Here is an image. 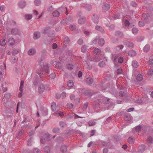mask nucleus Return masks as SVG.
<instances>
[{"label": "nucleus", "mask_w": 153, "mask_h": 153, "mask_svg": "<svg viewBox=\"0 0 153 153\" xmlns=\"http://www.w3.org/2000/svg\"><path fill=\"white\" fill-rule=\"evenodd\" d=\"M39 69H38L37 71V73L40 76L43 74L44 73H48L49 72L50 67L48 64H45L43 67H40Z\"/></svg>", "instance_id": "obj_1"}, {"label": "nucleus", "mask_w": 153, "mask_h": 153, "mask_svg": "<svg viewBox=\"0 0 153 153\" xmlns=\"http://www.w3.org/2000/svg\"><path fill=\"white\" fill-rule=\"evenodd\" d=\"M51 107L53 111H56L54 114L55 116H56L59 114L60 116H63L64 115L63 112L61 111H58L59 109L58 108V106H56L55 102H53L51 104Z\"/></svg>", "instance_id": "obj_2"}, {"label": "nucleus", "mask_w": 153, "mask_h": 153, "mask_svg": "<svg viewBox=\"0 0 153 153\" xmlns=\"http://www.w3.org/2000/svg\"><path fill=\"white\" fill-rule=\"evenodd\" d=\"M44 136H42L40 137L41 142L42 144H45L46 141L50 140L52 139V136L48 133H45L43 135Z\"/></svg>", "instance_id": "obj_3"}, {"label": "nucleus", "mask_w": 153, "mask_h": 153, "mask_svg": "<svg viewBox=\"0 0 153 153\" xmlns=\"http://www.w3.org/2000/svg\"><path fill=\"white\" fill-rule=\"evenodd\" d=\"M131 19V17L129 16H127L124 17L123 21V27L125 28H127L128 27H131V25H130V23L129 21Z\"/></svg>", "instance_id": "obj_4"}, {"label": "nucleus", "mask_w": 153, "mask_h": 153, "mask_svg": "<svg viewBox=\"0 0 153 153\" xmlns=\"http://www.w3.org/2000/svg\"><path fill=\"white\" fill-rule=\"evenodd\" d=\"M92 20L93 22L96 24L98 23L99 21L98 16L97 14H94L92 16Z\"/></svg>", "instance_id": "obj_5"}, {"label": "nucleus", "mask_w": 153, "mask_h": 153, "mask_svg": "<svg viewBox=\"0 0 153 153\" xmlns=\"http://www.w3.org/2000/svg\"><path fill=\"white\" fill-rule=\"evenodd\" d=\"M117 60H118V62L119 63H122L123 61V58L121 56L119 57L118 56L116 55L114 57L113 61L114 62H116Z\"/></svg>", "instance_id": "obj_6"}, {"label": "nucleus", "mask_w": 153, "mask_h": 153, "mask_svg": "<svg viewBox=\"0 0 153 153\" xmlns=\"http://www.w3.org/2000/svg\"><path fill=\"white\" fill-rule=\"evenodd\" d=\"M123 42L125 45L129 48H132L134 46L133 43L127 40H124Z\"/></svg>", "instance_id": "obj_7"}, {"label": "nucleus", "mask_w": 153, "mask_h": 153, "mask_svg": "<svg viewBox=\"0 0 153 153\" xmlns=\"http://www.w3.org/2000/svg\"><path fill=\"white\" fill-rule=\"evenodd\" d=\"M45 89V87L44 85L42 83H40L38 87V92L39 93H42Z\"/></svg>", "instance_id": "obj_8"}, {"label": "nucleus", "mask_w": 153, "mask_h": 153, "mask_svg": "<svg viewBox=\"0 0 153 153\" xmlns=\"http://www.w3.org/2000/svg\"><path fill=\"white\" fill-rule=\"evenodd\" d=\"M26 5V2L24 1H21L19 2L18 3V5L19 7L23 9L25 7Z\"/></svg>", "instance_id": "obj_9"}, {"label": "nucleus", "mask_w": 153, "mask_h": 153, "mask_svg": "<svg viewBox=\"0 0 153 153\" xmlns=\"http://www.w3.org/2000/svg\"><path fill=\"white\" fill-rule=\"evenodd\" d=\"M95 29L97 30L100 31L102 33H105V31L100 26L96 25L95 27Z\"/></svg>", "instance_id": "obj_10"}, {"label": "nucleus", "mask_w": 153, "mask_h": 153, "mask_svg": "<svg viewBox=\"0 0 153 153\" xmlns=\"http://www.w3.org/2000/svg\"><path fill=\"white\" fill-rule=\"evenodd\" d=\"M36 53V50L33 48L30 49L28 51V53L30 56H33Z\"/></svg>", "instance_id": "obj_11"}, {"label": "nucleus", "mask_w": 153, "mask_h": 153, "mask_svg": "<svg viewBox=\"0 0 153 153\" xmlns=\"http://www.w3.org/2000/svg\"><path fill=\"white\" fill-rule=\"evenodd\" d=\"M110 6L108 4H105L102 7V10L103 11L105 12L108 10L110 8Z\"/></svg>", "instance_id": "obj_12"}, {"label": "nucleus", "mask_w": 153, "mask_h": 153, "mask_svg": "<svg viewBox=\"0 0 153 153\" xmlns=\"http://www.w3.org/2000/svg\"><path fill=\"white\" fill-rule=\"evenodd\" d=\"M86 82L88 84L91 85L92 84L94 80L91 77L88 76L86 79Z\"/></svg>", "instance_id": "obj_13"}, {"label": "nucleus", "mask_w": 153, "mask_h": 153, "mask_svg": "<svg viewBox=\"0 0 153 153\" xmlns=\"http://www.w3.org/2000/svg\"><path fill=\"white\" fill-rule=\"evenodd\" d=\"M101 101V99H97L95 100H94V103L93 104V105L94 106H95V108H97L99 107V104L100 102Z\"/></svg>", "instance_id": "obj_14"}, {"label": "nucleus", "mask_w": 153, "mask_h": 153, "mask_svg": "<svg viewBox=\"0 0 153 153\" xmlns=\"http://www.w3.org/2000/svg\"><path fill=\"white\" fill-rule=\"evenodd\" d=\"M19 31V30L17 28H13L11 30V34L13 35H16L18 33Z\"/></svg>", "instance_id": "obj_15"}, {"label": "nucleus", "mask_w": 153, "mask_h": 153, "mask_svg": "<svg viewBox=\"0 0 153 153\" xmlns=\"http://www.w3.org/2000/svg\"><path fill=\"white\" fill-rule=\"evenodd\" d=\"M8 43L9 45H14L15 43V40L13 38H10L8 41Z\"/></svg>", "instance_id": "obj_16"}, {"label": "nucleus", "mask_w": 153, "mask_h": 153, "mask_svg": "<svg viewBox=\"0 0 153 153\" xmlns=\"http://www.w3.org/2000/svg\"><path fill=\"white\" fill-rule=\"evenodd\" d=\"M40 36V33L38 31L35 32L33 34V38L35 39H38Z\"/></svg>", "instance_id": "obj_17"}, {"label": "nucleus", "mask_w": 153, "mask_h": 153, "mask_svg": "<svg viewBox=\"0 0 153 153\" xmlns=\"http://www.w3.org/2000/svg\"><path fill=\"white\" fill-rule=\"evenodd\" d=\"M114 107V105L113 104H110L108 107H102V108L103 110H111L113 109Z\"/></svg>", "instance_id": "obj_18"}, {"label": "nucleus", "mask_w": 153, "mask_h": 153, "mask_svg": "<svg viewBox=\"0 0 153 153\" xmlns=\"http://www.w3.org/2000/svg\"><path fill=\"white\" fill-rule=\"evenodd\" d=\"M136 54L135 51L133 50H131L128 53V55L131 56H133L136 55Z\"/></svg>", "instance_id": "obj_19"}, {"label": "nucleus", "mask_w": 153, "mask_h": 153, "mask_svg": "<svg viewBox=\"0 0 153 153\" xmlns=\"http://www.w3.org/2000/svg\"><path fill=\"white\" fill-rule=\"evenodd\" d=\"M102 101L104 103L107 104L110 102V100L109 98L104 97L102 99Z\"/></svg>", "instance_id": "obj_20"}, {"label": "nucleus", "mask_w": 153, "mask_h": 153, "mask_svg": "<svg viewBox=\"0 0 153 153\" xmlns=\"http://www.w3.org/2000/svg\"><path fill=\"white\" fill-rule=\"evenodd\" d=\"M150 48V45L149 44H147L144 47L143 50L144 52H147L149 51Z\"/></svg>", "instance_id": "obj_21"}, {"label": "nucleus", "mask_w": 153, "mask_h": 153, "mask_svg": "<svg viewBox=\"0 0 153 153\" xmlns=\"http://www.w3.org/2000/svg\"><path fill=\"white\" fill-rule=\"evenodd\" d=\"M115 34L116 36L120 37H122L123 36V33L118 31H116L115 33Z\"/></svg>", "instance_id": "obj_22"}, {"label": "nucleus", "mask_w": 153, "mask_h": 153, "mask_svg": "<svg viewBox=\"0 0 153 153\" xmlns=\"http://www.w3.org/2000/svg\"><path fill=\"white\" fill-rule=\"evenodd\" d=\"M85 18H80L79 19L78 23L80 24H83L85 23Z\"/></svg>", "instance_id": "obj_23"}, {"label": "nucleus", "mask_w": 153, "mask_h": 153, "mask_svg": "<svg viewBox=\"0 0 153 153\" xmlns=\"http://www.w3.org/2000/svg\"><path fill=\"white\" fill-rule=\"evenodd\" d=\"M134 141V138L133 137H130L128 139V141L130 143H132Z\"/></svg>", "instance_id": "obj_24"}, {"label": "nucleus", "mask_w": 153, "mask_h": 153, "mask_svg": "<svg viewBox=\"0 0 153 153\" xmlns=\"http://www.w3.org/2000/svg\"><path fill=\"white\" fill-rule=\"evenodd\" d=\"M53 16L55 17H57L59 16L60 15L59 12L57 10H55L53 11L52 13Z\"/></svg>", "instance_id": "obj_25"}, {"label": "nucleus", "mask_w": 153, "mask_h": 153, "mask_svg": "<svg viewBox=\"0 0 153 153\" xmlns=\"http://www.w3.org/2000/svg\"><path fill=\"white\" fill-rule=\"evenodd\" d=\"M99 36H97L94 40H93L91 43V45L95 44L97 43V41L99 39Z\"/></svg>", "instance_id": "obj_26"}, {"label": "nucleus", "mask_w": 153, "mask_h": 153, "mask_svg": "<svg viewBox=\"0 0 153 153\" xmlns=\"http://www.w3.org/2000/svg\"><path fill=\"white\" fill-rule=\"evenodd\" d=\"M24 81L22 80L21 82L20 85L19 87L20 90L22 92H23V89L24 87Z\"/></svg>", "instance_id": "obj_27"}, {"label": "nucleus", "mask_w": 153, "mask_h": 153, "mask_svg": "<svg viewBox=\"0 0 153 153\" xmlns=\"http://www.w3.org/2000/svg\"><path fill=\"white\" fill-rule=\"evenodd\" d=\"M141 129V127L140 126H138L135 127V130H133V133H134V131H135L136 132L140 131Z\"/></svg>", "instance_id": "obj_28"}, {"label": "nucleus", "mask_w": 153, "mask_h": 153, "mask_svg": "<svg viewBox=\"0 0 153 153\" xmlns=\"http://www.w3.org/2000/svg\"><path fill=\"white\" fill-rule=\"evenodd\" d=\"M99 41V44L100 46H102L104 44L105 42L103 39H100Z\"/></svg>", "instance_id": "obj_29"}, {"label": "nucleus", "mask_w": 153, "mask_h": 153, "mask_svg": "<svg viewBox=\"0 0 153 153\" xmlns=\"http://www.w3.org/2000/svg\"><path fill=\"white\" fill-rule=\"evenodd\" d=\"M59 10L60 11L62 12H64L67 15H68V10L66 7H61L59 8Z\"/></svg>", "instance_id": "obj_30"}, {"label": "nucleus", "mask_w": 153, "mask_h": 153, "mask_svg": "<svg viewBox=\"0 0 153 153\" xmlns=\"http://www.w3.org/2000/svg\"><path fill=\"white\" fill-rule=\"evenodd\" d=\"M132 65L134 68H137L138 66V64L136 61L133 60L132 62Z\"/></svg>", "instance_id": "obj_31"}, {"label": "nucleus", "mask_w": 153, "mask_h": 153, "mask_svg": "<svg viewBox=\"0 0 153 153\" xmlns=\"http://www.w3.org/2000/svg\"><path fill=\"white\" fill-rule=\"evenodd\" d=\"M67 86L68 87L71 88L74 86V82L72 80H69L67 83Z\"/></svg>", "instance_id": "obj_32"}, {"label": "nucleus", "mask_w": 153, "mask_h": 153, "mask_svg": "<svg viewBox=\"0 0 153 153\" xmlns=\"http://www.w3.org/2000/svg\"><path fill=\"white\" fill-rule=\"evenodd\" d=\"M146 140L147 143L149 144L152 143L153 142V139L151 137H148L147 138Z\"/></svg>", "instance_id": "obj_33"}, {"label": "nucleus", "mask_w": 153, "mask_h": 153, "mask_svg": "<svg viewBox=\"0 0 153 153\" xmlns=\"http://www.w3.org/2000/svg\"><path fill=\"white\" fill-rule=\"evenodd\" d=\"M7 43V41L4 39H2L0 42V45L3 46H4Z\"/></svg>", "instance_id": "obj_34"}, {"label": "nucleus", "mask_w": 153, "mask_h": 153, "mask_svg": "<svg viewBox=\"0 0 153 153\" xmlns=\"http://www.w3.org/2000/svg\"><path fill=\"white\" fill-rule=\"evenodd\" d=\"M45 153H50V148L49 146H46L44 149Z\"/></svg>", "instance_id": "obj_35"}, {"label": "nucleus", "mask_w": 153, "mask_h": 153, "mask_svg": "<svg viewBox=\"0 0 153 153\" xmlns=\"http://www.w3.org/2000/svg\"><path fill=\"white\" fill-rule=\"evenodd\" d=\"M25 18L27 20H30L31 19L32 17V14H26L25 15Z\"/></svg>", "instance_id": "obj_36"}, {"label": "nucleus", "mask_w": 153, "mask_h": 153, "mask_svg": "<svg viewBox=\"0 0 153 153\" xmlns=\"http://www.w3.org/2000/svg\"><path fill=\"white\" fill-rule=\"evenodd\" d=\"M56 141L58 143H61L63 141V140L62 137H59L56 138Z\"/></svg>", "instance_id": "obj_37"}, {"label": "nucleus", "mask_w": 153, "mask_h": 153, "mask_svg": "<svg viewBox=\"0 0 153 153\" xmlns=\"http://www.w3.org/2000/svg\"><path fill=\"white\" fill-rule=\"evenodd\" d=\"M94 52L95 54L98 55L100 53L101 51L100 49L97 48L94 49Z\"/></svg>", "instance_id": "obj_38"}, {"label": "nucleus", "mask_w": 153, "mask_h": 153, "mask_svg": "<svg viewBox=\"0 0 153 153\" xmlns=\"http://www.w3.org/2000/svg\"><path fill=\"white\" fill-rule=\"evenodd\" d=\"M143 79L142 75L141 74H138L137 76V79L138 81H141Z\"/></svg>", "instance_id": "obj_39"}, {"label": "nucleus", "mask_w": 153, "mask_h": 153, "mask_svg": "<svg viewBox=\"0 0 153 153\" xmlns=\"http://www.w3.org/2000/svg\"><path fill=\"white\" fill-rule=\"evenodd\" d=\"M145 145L144 144L142 145L139 148L140 152H143L145 150Z\"/></svg>", "instance_id": "obj_40"}, {"label": "nucleus", "mask_w": 153, "mask_h": 153, "mask_svg": "<svg viewBox=\"0 0 153 153\" xmlns=\"http://www.w3.org/2000/svg\"><path fill=\"white\" fill-rule=\"evenodd\" d=\"M148 63L149 65H151L150 67L153 68V59L152 58V57L150 58L148 62Z\"/></svg>", "instance_id": "obj_41"}, {"label": "nucleus", "mask_w": 153, "mask_h": 153, "mask_svg": "<svg viewBox=\"0 0 153 153\" xmlns=\"http://www.w3.org/2000/svg\"><path fill=\"white\" fill-rule=\"evenodd\" d=\"M85 66L88 69H90L92 68V66L89 62H87L85 65Z\"/></svg>", "instance_id": "obj_42"}, {"label": "nucleus", "mask_w": 153, "mask_h": 153, "mask_svg": "<svg viewBox=\"0 0 153 153\" xmlns=\"http://www.w3.org/2000/svg\"><path fill=\"white\" fill-rule=\"evenodd\" d=\"M131 116L129 115H126L125 116L124 119L125 121H129L131 120Z\"/></svg>", "instance_id": "obj_43"}, {"label": "nucleus", "mask_w": 153, "mask_h": 153, "mask_svg": "<svg viewBox=\"0 0 153 153\" xmlns=\"http://www.w3.org/2000/svg\"><path fill=\"white\" fill-rule=\"evenodd\" d=\"M61 150L62 152H66L67 150V147L66 146L63 145L62 146L61 148Z\"/></svg>", "instance_id": "obj_44"}, {"label": "nucleus", "mask_w": 153, "mask_h": 153, "mask_svg": "<svg viewBox=\"0 0 153 153\" xmlns=\"http://www.w3.org/2000/svg\"><path fill=\"white\" fill-rule=\"evenodd\" d=\"M11 94L10 93H6L4 95V97L6 99H9L11 97Z\"/></svg>", "instance_id": "obj_45"}, {"label": "nucleus", "mask_w": 153, "mask_h": 153, "mask_svg": "<svg viewBox=\"0 0 153 153\" xmlns=\"http://www.w3.org/2000/svg\"><path fill=\"white\" fill-rule=\"evenodd\" d=\"M100 60V57L98 56H96L93 59V61L95 62H98Z\"/></svg>", "instance_id": "obj_46"}, {"label": "nucleus", "mask_w": 153, "mask_h": 153, "mask_svg": "<svg viewBox=\"0 0 153 153\" xmlns=\"http://www.w3.org/2000/svg\"><path fill=\"white\" fill-rule=\"evenodd\" d=\"M88 102H86L84 104L82 108L83 110V111H85L86 110L88 107Z\"/></svg>", "instance_id": "obj_47"}, {"label": "nucleus", "mask_w": 153, "mask_h": 153, "mask_svg": "<svg viewBox=\"0 0 153 153\" xmlns=\"http://www.w3.org/2000/svg\"><path fill=\"white\" fill-rule=\"evenodd\" d=\"M120 14H116L114 15V17L113 18H110V19L111 20L113 19H118L120 18Z\"/></svg>", "instance_id": "obj_48"}, {"label": "nucleus", "mask_w": 153, "mask_h": 153, "mask_svg": "<svg viewBox=\"0 0 153 153\" xmlns=\"http://www.w3.org/2000/svg\"><path fill=\"white\" fill-rule=\"evenodd\" d=\"M56 66L58 68L60 69L62 67V65L60 62H58L56 63Z\"/></svg>", "instance_id": "obj_49"}, {"label": "nucleus", "mask_w": 153, "mask_h": 153, "mask_svg": "<svg viewBox=\"0 0 153 153\" xmlns=\"http://www.w3.org/2000/svg\"><path fill=\"white\" fill-rule=\"evenodd\" d=\"M69 28L71 30H74L76 29V26L75 25H71L70 26Z\"/></svg>", "instance_id": "obj_50"}, {"label": "nucleus", "mask_w": 153, "mask_h": 153, "mask_svg": "<svg viewBox=\"0 0 153 153\" xmlns=\"http://www.w3.org/2000/svg\"><path fill=\"white\" fill-rule=\"evenodd\" d=\"M87 49V46L85 45L83 46L81 48V50L82 52H85Z\"/></svg>", "instance_id": "obj_51"}, {"label": "nucleus", "mask_w": 153, "mask_h": 153, "mask_svg": "<svg viewBox=\"0 0 153 153\" xmlns=\"http://www.w3.org/2000/svg\"><path fill=\"white\" fill-rule=\"evenodd\" d=\"M19 51V50L18 49H13L12 52V55L13 56L16 55L18 53Z\"/></svg>", "instance_id": "obj_52"}, {"label": "nucleus", "mask_w": 153, "mask_h": 153, "mask_svg": "<svg viewBox=\"0 0 153 153\" xmlns=\"http://www.w3.org/2000/svg\"><path fill=\"white\" fill-rule=\"evenodd\" d=\"M49 77L52 79H54L56 77V75L54 73H52L49 75Z\"/></svg>", "instance_id": "obj_53"}, {"label": "nucleus", "mask_w": 153, "mask_h": 153, "mask_svg": "<svg viewBox=\"0 0 153 153\" xmlns=\"http://www.w3.org/2000/svg\"><path fill=\"white\" fill-rule=\"evenodd\" d=\"M86 10L88 11H90L91 9V5L89 4H86L85 6Z\"/></svg>", "instance_id": "obj_54"}, {"label": "nucleus", "mask_w": 153, "mask_h": 153, "mask_svg": "<svg viewBox=\"0 0 153 153\" xmlns=\"http://www.w3.org/2000/svg\"><path fill=\"white\" fill-rule=\"evenodd\" d=\"M68 69L70 70H72L74 68V66L71 64H68L67 65Z\"/></svg>", "instance_id": "obj_55"}, {"label": "nucleus", "mask_w": 153, "mask_h": 153, "mask_svg": "<svg viewBox=\"0 0 153 153\" xmlns=\"http://www.w3.org/2000/svg\"><path fill=\"white\" fill-rule=\"evenodd\" d=\"M59 125L61 127L63 128L66 125V124L65 121H61L59 123Z\"/></svg>", "instance_id": "obj_56"}, {"label": "nucleus", "mask_w": 153, "mask_h": 153, "mask_svg": "<svg viewBox=\"0 0 153 153\" xmlns=\"http://www.w3.org/2000/svg\"><path fill=\"white\" fill-rule=\"evenodd\" d=\"M65 43H69L70 41L69 38L68 37H65L63 39Z\"/></svg>", "instance_id": "obj_57"}, {"label": "nucleus", "mask_w": 153, "mask_h": 153, "mask_svg": "<svg viewBox=\"0 0 153 153\" xmlns=\"http://www.w3.org/2000/svg\"><path fill=\"white\" fill-rule=\"evenodd\" d=\"M152 68V69H149L147 73V74L149 76H152L153 74V68Z\"/></svg>", "instance_id": "obj_58"}, {"label": "nucleus", "mask_w": 153, "mask_h": 153, "mask_svg": "<svg viewBox=\"0 0 153 153\" xmlns=\"http://www.w3.org/2000/svg\"><path fill=\"white\" fill-rule=\"evenodd\" d=\"M138 31V29L136 28H134L132 29V32L134 34H136Z\"/></svg>", "instance_id": "obj_59"}, {"label": "nucleus", "mask_w": 153, "mask_h": 153, "mask_svg": "<svg viewBox=\"0 0 153 153\" xmlns=\"http://www.w3.org/2000/svg\"><path fill=\"white\" fill-rule=\"evenodd\" d=\"M59 129L58 128H54L53 129V133H59Z\"/></svg>", "instance_id": "obj_60"}, {"label": "nucleus", "mask_w": 153, "mask_h": 153, "mask_svg": "<svg viewBox=\"0 0 153 153\" xmlns=\"http://www.w3.org/2000/svg\"><path fill=\"white\" fill-rule=\"evenodd\" d=\"M34 3L35 5L36 6H39L41 3L40 0H35L34 1Z\"/></svg>", "instance_id": "obj_61"}, {"label": "nucleus", "mask_w": 153, "mask_h": 153, "mask_svg": "<svg viewBox=\"0 0 153 153\" xmlns=\"http://www.w3.org/2000/svg\"><path fill=\"white\" fill-rule=\"evenodd\" d=\"M96 123L94 121H90L88 122V124L90 126L94 125Z\"/></svg>", "instance_id": "obj_62"}, {"label": "nucleus", "mask_w": 153, "mask_h": 153, "mask_svg": "<svg viewBox=\"0 0 153 153\" xmlns=\"http://www.w3.org/2000/svg\"><path fill=\"white\" fill-rule=\"evenodd\" d=\"M117 73L118 75L122 74L123 73L122 69L120 68H118L117 70Z\"/></svg>", "instance_id": "obj_63"}, {"label": "nucleus", "mask_w": 153, "mask_h": 153, "mask_svg": "<svg viewBox=\"0 0 153 153\" xmlns=\"http://www.w3.org/2000/svg\"><path fill=\"white\" fill-rule=\"evenodd\" d=\"M119 94L120 97H123L126 95V93H124L123 91H121L120 92Z\"/></svg>", "instance_id": "obj_64"}]
</instances>
